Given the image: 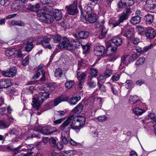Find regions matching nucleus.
Returning a JSON list of instances; mask_svg holds the SVG:
<instances>
[{"mask_svg":"<svg viewBox=\"0 0 156 156\" xmlns=\"http://www.w3.org/2000/svg\"><path fill=\"white\" fill-rule=\"evenodd\" d=\"M85 120V118L83 116L74 117L73 115H71L62 124L60 127L61 129L62 132H67L68 135L70 130V127L68 126L70 123H72L71 126L72 129H80L84 125Z\"/></svg>","mask_w":156,"mask_h":156,"instance_id":"obj_1","label":"nucleus"},{"mask_svg":"<svg viewBox=\"0 0 156 156\" xmlns=\"http://www.w3.org/2000/svg\"><path fill=\"white\" fill-rule=\"evenodd\" d=\"M131 13L130 8H126L123 11L122 13L119 16L118 20H115L114 18L111 19L109 21V25L112 27H115L121 23L124 20L127 19L128 16Z\"/></svg>","mask_w":156,"mask_h":156,"instance_id":"obj_2","label":"nucleus"},{"mask_svg":"<svg viewBox=\"0 0 156 156\" xmlns=\"http://www.w3.org/2000/svg\"><path fill=\"white\" fill-rule=\"evenodd\" d=\"M41 14L40 18V20L48 24L51 23L53 22L54 19L52 16L45 13L44 11L41 12Z\"/></svg>","mask_w":156,"mask_h":156,"instance_id":"obj_3","label":"nucleus"},{"mask_svg":"<svg viewBox=\"0 0 156 156\" xmlns=\"http://www.w3.org/2000/svg\"><path fill=\"white\" fill-rule=\"evenodd\" d=\"M55 130V128L53 127L46 126L42 128H39L38 131L44 135H49L53 133Z\"/></svg>","mask_w":156,"mask_h":156,"instance_id":"obj_4","label":"nucleus"},{"mask_svg":"<svg viewBox=\"0 0 156 156\" xmlns=\"http://www.w3.org/2000/svg\"><path fill=\"white\" fill-rule=\"evenodd\" d=\"M71 41H70L68 38L64 37L61 40L58 45V47L60 49L66 48L69 50V47L71 45Z\"/></svg>","mask_w":156,"mask_h":156,"instance_id":"obj_5","label":"nucleus"},{"mask_svg":"<svg viewBox=\"0 0 156 156\" xmlns=\"http://www.w3.org/2000/svg\"><path fill=\"white\" fill-rule=\"evenodd\" d=\"M131 58H130V56L128 55H125L121 58V63L119 66V69L122 70L125 67V66H126L132 62Z\"/></svg>","mask_w":156,"mask_h":156,"instance_id":"obj_6","label":"nucleus"},{"mask_svg":"<svg viewBox=\"0 0 156 156\" xmlns=\"http://www.w3.org/2000/svg\"><path fill=\"white\" fill-rule=\"evenodd\" d=\"M149 118L153 121L150 122L151 123H154V122H155V124L153 125V126L154 127V131L155 135L156 136V116L153 113L149 114L148 115V117L147 118L146 117L144 120H143V122L144 123L149 122L148 120H149Z\"/></svg>","mask_w":156,"mask_h":156,"instance_id":"obj_7","label":"nucleus"},{"mask_svg":"<svg viewBox=\"0 0 156 156\" xmlns=\"http://www.w3.org/2000/svg\"><path fill=\"white\" fill-rule=\"evenodd\" d=\"M17 72L16 68L13 67L12 68L2 72L3 76L7 77H13L16 75Z\"/></svg>","mask_w":156,"mask_h":156,"instance_id":"obj_8","label":"nucleus"},{"mask_svg":"<svg viewBox=\"0 0 156 156\" xmlns=\"http://www.w3.org/2000/svg\"><path fill=\"white\" fill-rule=\"evenodd\" d=\"M40 42L38 44H42L44 47L47 48L49 49H51L52 47L51 45L49 44V42L50 40V38L46 37L43 38V39H41V38H39Z\"/></svg>","mask_w":156,"mask_h":156,"instance_id":"obj_9","label":"nucleus"},{"mask_svg":"<svg viewBox=\"0 0 156 156\" xmlns=\"http://www.w3.org/2000/svg\"><path fill=\"white\" fill-rule=\"evenodd\" d=\"M12 83L9 79H3L0 81V88H7L12 86Z\"/></svg>","mask_w":156,"mask_h":156,"instance_id":"obj_10","label":"nucleus"},{"mask_svg":"<svg viewBox=\"0 0 156 156\" xmlns=\"http://www.w3.org/2000/svg\"><path fill=\"white\" fill-rule=\"evenodd\" d=\"M49 96V94L48 92H45L44 90H42L39 93L37 98L39 101L42 102L48 98Z\"/></svg>","mask_w":156,"mask_h":156,"instance_id":"obj_11","label":"nucleus"},{"mask_svg":"<svg viewBox=\"0 0 156 156\" xmlns=\"http://www.w3.org/2000/svg\"><path fill=\"white\" fill-rule=\"evenodd\" d=\"M145 34L147 37L150 39L154 38L156 35V33L154 29L152 28H149L146 30Z\"/></svg>","mask_w":156,"mask_h":156,"instance_id":"obj_12","label":"nucleus"},{"mask_svg":"<svg viewBox=\"0 0 156 156\" xmlns=\"http://www.w3.org/2000/svg\"><path fill=\"white\" fill-rule=\"evenodd\" d=\"M37 95H34L32 98V105L33 108L37 110H38L41 106L40 102L42 101H40L38 100L37 98Z\"/></svg>","mask_w":156,"mask_h":156,"instance_id":"obj_13","label":"nucleus"},{"mask_svg":"<svg viewBox=\"0 0 156 156\" xmlns=\"http://www.w3.org/2000/svg\"><path fill=\"white\" fill-rule=\"evenodd\" d=\"M105 50V48L103 46H97L94 48V53L96 56H100L103 54Z\"/></svg>","mask_w":156,"mask_h":156,"instance_id":"obj_14","label":"nucleus"},{"mask_svg":"<svg viewBox=\"0 0 156 156\" xmlns=\"http://www.w3.org/2000/svg\"><path fill=\"white\" fill-rule=\"evenodd\" d=\"M77 9L76 5L73 4L67 8V12L69 14L73 15L77 13Z\"/></svg>","mask_w":156,"mask_h":156,"instance_id":"obj_15","label":"nucleus"},{"mask_svg":"<svg viewBox=\"0 0 156 156\" xmlns=\"http://www.w3.org/2000/svg\"><path fill=\"white\" fill-rule=\"evenodd\" d=\"M146 4V7L150 10L153 9L156 7L155 0H147Z\"/></svg>","mask_w":156,"mask_h":156,"instance_id":"obj_16","label":"nucleus"},{"mask_svg":"<svg viewBox=\"0 0 156 156\" xmlns=\"http://www.w3.org/2000/svg\"><path fill=\"white\" fill-rule=\"evenodd\" d=\"M40 5L37 3L35 5H32L31 4L27 5L25 7L26 8L29 10H31L34 12H37L38 10V9L40 7Z\"/></svg>","mask_w":156,"mask_h":156,"instance_id":"obj_17","label":"nucleus"},{"mask_svg":"<svg viewBox=\"0 0 156 156\" xmlns=\"http://www.w3.org/2000/svg\"><path fill=\"white\" fill-rule=\"evenodd\" d=\"M80 43L78 39L73 40L71 41V45L69 47V50L72 51L78 48L80 45Z\"/></svg>","mask_w":156,"mask_h":156,"instance_id":"obj_18","label":"nucleus"},{"mask_svg":"<svg viewBox=\"0 0 156 156\" xmlns=\"http://www.w3.org/2000/svg\"><path fill=\"white\" fill-rule=\"evenodd\" d=\"M34 40L32 38L29 39L27 41V45L25 47V50L27 51H30L34 47V44H33Z\"/></svg>","mask_w":156,"mask_h":156,"instance_id":"obj_19","label":"nucleus"},{"mask_svg":"<svg viewBox=\"0 0 156 156\" xmlns=\"http://www.w3.org/2000/svg\"><path fill=\"white\" fill-rule=\"evenodd\" d=\"M98 17L96 14L89 13L88 15L87 22L90 23L95 22L97 20Z\"/></svg>","mask_w":156,"mask_h":156,"instance_id":"obj_20","label":"nucleus"},{"mask_svg":"<svg viewBox=\"0 0 156 156\" xmlns=\"http://www.w3.org/2000/svg\"><path fill=\"white\" fill-rule=\"evenodd\" d=\"M69 132H68V134H67V132H62L61 134V138L62 140L65 144H67L68 143L69 140Z\"/></svg>","mask_w":156,"mask_h":156,"instance_id":"obj_21","label":"nucleus"},{"mask_svg":"<svg viewBox=\"0 0 156 156\" xmlns=\"http://www.w3.org/2000/svg\"><path fill=\"white\" fill-rule=\"evenodd\" d=\"M80 99L81 97L80 96L73 97L71 98L68 100V102L70 105H74L76 104Z\"/></svg>","mask_w":156,"mask_h":156,"instance_id":"obj_22","label":"nucleus"},{"mask_svg":"<svg viewBox=\"0 0 156 156\" xmlns=\"http://www.w3.org/2000/svg\"><path fill=\"white\" fill-rule=\"evenodd\" d=\"M53 15L55 19L57 20H60L62 16L61 11L57 9H55L53 11Z\"/></svg>","mask_w":156,"mask_h":156,"instance_id":"obj_23","label":"nucleus"},{"mask_svg":"<svg viewBox=\"0 0 156 156\" xmlns=\"http://www.w3.org/2000/svg\"><path fill=\"white\" fill-rule=\"evenodd\" d=\"M121 34L124 37H126L129 39H130L133 37V35L130 30H128L126 31L122 30Z\"/></svg>","mask_w":156,"mask_h":156,"instance_id":"obj_24","label":"nucleus"},{"mask_svg":"<svg viewBox=\"0 0 156 156\" xmlns=\"http://www.w3.org/2000/svg\"><path fill=\"white\" fill-rule=\"evenodd\" d=\"M117 49L116 46L111 45L110 44H108L107 45L106 50L108 52L109 54H112L115 52Z\"/></svg>","mask_w":156,"mask_h":156,"instance_id":"obj_25","label":"nucleus"},{"mask_svg":"<svg viewBox=\"0 0 156 156\" xmlns=\"http://www.w3.org/2000/svg\"><path fill=\"white\" fill-rule=\"evenodd\" d=\"M93 5L91 3H89L84 8V10L86 13L87 14L91 13L93 10Z\"/></svg>","mask_w":156,"mask_h":156,"instance_id":"obj_26","label":"nucleus"},{"mask_svg":"<svg viewBox=\"0 0 156 156\" xmlns=\"http://www.w3.org/2000/svg\"><path fill=\"white\" fill-rule=\"evenodd\" d=\"M139 97L136 95L130 96L129 99V103L132 105H133L134 104L139 101Z\"/></svg>","mask_w":156,"mask_h":156,"instance_id":"obj_27","label":"nucleus"},{"mask_svg":"<svg viewBox=\"0 0 156 156\" xmlns=\"http://www.w3.org/2000/svg\"><path fill=\"white\" fill-rule=\"evenodd\" d=\"M98 109V108L96 107V105L94 104H92L90 105L87 108V110L88 111L90 114V115H92V113L93 112H94V114L97 110Z\"/></svg>","mask_w":156,"mask_h":156,"instance_id":"obj_28","label":"nucleus"},{"mask_svg":"<svg viewBox=\"0 0 156 156\" xmlns=\"http://www.w3.org/2000/svg\"><path fill=\"white\" fill-rule=\"evenodd\" d=\"M112 41L113 43L117 46H120L122 44V39L117 37L113 38L112 39Z\"/></svg>","mask_w":156,"mask_h":156,"instance_id":"obj_29","label":"nucleus"},{"mask_svg":"<svg viewBox=\"0 0 156 156\" xmlns=\"http://www.w3.org/2000/svg\"><path fill=\"white\" fill-rule=\"evenodd\" d=\"M86 76V75L84 73L81 72H79L77 73V78L80 81L79 83V86L80 87L82 86V81H81L83 80H84Z\"/></svg>","mask_w":156,"mask_h":156,"instance_id":"obj_30","label":"nucleus"},{"mask_svg":"<svg viewBox=\"0 0 156 156\" xmlns=\"http://www.w3.org/2000/svg\"><path fill=\"white\" fill-rule=\"evenodd\" d=\"M89 35V33L88 32L82 31L78 34V37L80 39H85L88 37Z\"/></svg>","mask_w":156,"mask_h":156,"instance_id":"obj_31","label":"nucleus"},{"mask_svg":"<svg viewBox=\"0 0 156 156\" xmlns=\"http://www.w3.org/2000/svg\"><path fill=\"white\" fill-rule=\"evenodd\" d=\"M83 109V105L80 103L73 109V112L74 113L78 114L81 112Z\"/></svg>","mask_w":156,"mask_h":156,"instance_id":"obj_32","label":"nucleus"},{"mask_svg":"<svg viewBox=\"0 0 156 156\" xmlns=\"http://www.w3.org/2000/svg\"><path fill=\"white\" fill-rule=\"evenodd\" d=\"M121 4L123 5L129 6L134 3L133 0H120Z\"/></svg>","mask_w":156,"mask_h":156,"instance_id":"obj_33","label":"nucleus"},{"mask_svg":"<svg viewBox=\"0 0 156 156\" xmlns=\"http://www.w3.org/2000/svg\"><path fill=\"white\" fill-rule=\"evenodd\" d=\"M16 49L15 48H9L7 49L5 51L6 55L8 56H14L15 57Z\"/></svg>","mask_w":156,"mask_h":156,"instance_id":"obj_34","label":"nucleus"},{"mask_svg":"<svg viewBox=\"0 0 156 156\" xmlns=\"http://www.w3.org/2000/svg\"><path fill=\"white\" fill-rule=\"evenodd\" d=\"M141 20V18L138 16H134L130 20L131 23L133 24H136L139 23Z\"/></svg>","mask_w":156,"mask_h":156,"instance_id":"obj_35","label":"nucleus"},{"mask_svg":"<svg viewBox=\"0 0 156 156\" xmlns=\"http://www.w3.org/2000/svg\"><path fill=\"white\" fill-rule=\"evenodd\" d=\"M133 112L137 115H141L143 113L145 112V111L138 108H135L133 109Z\"/></svg>","mask_w":156,"mask_h":156,"instance_id":"obj_36","label":"nucleus"},{"mask_svg":"<svg viewBox=\"0 0 156 156\" xmlns=\"http://www.w3.org/2000/svg\"><path fill=\"white\" fill-rule=\"evenodd\" d=\"M145 19L147 23H151L153 20V17L151 14H148L145 16Z\"/></svg>","mask_w":156,"mask_h":156,"instance_id":"obj_37","label":"nucleus"},{"mask_svg":"<svg viewBox=\"0 0 156 156\" xmlns=\"http://www.w3.org/2000/svg\"><path fill=\"white\" fill-rule=\"evenodd\" d=\"M75 83L73 80H70L66 81L65 83L66 87L68 89H70L74 85Z\"/></svg>","mask_w":156,"mask_h":156,"instance_id":"obj_38","label":"nucleus"},{"mask_svg":"<svg viewBox=\"0 0 156 156\" xmlns=\"http://www.w3.org/2000/svg\"><path fill=\"white\" fill-rule=\"evenodd\" d=\"M10 126L9 123H6L3 120L0 122V129H5L8 128Z\"/></svg>","mask_w":156,"mask_h":156,"instance_id":"obj_39","label":"nucleus"},{"mask_svg":"<svg viewBox=\"0 0 156 156\" xmlns=\"http://www.w3.org/2000/svg\"><path fill=\"white\" fill-rule=\"evenodd\" d=\"M136 31L138 34L142 35L144 34L145 30L143 27L140 26H138L136 27Z\"/></svg>","mask_w":156,"mask_h":156,"instance_id":"obj_40","label":"nucleus"},{"mask_svg":"<svg viewBox=\"0 0 156 156\" xmlns=\"http://www.w3.org/2000/svg\"><path fill=\"white\" fill-rule=\"evenodd\" d=\"M145 58L144 57H141L136 61V65L139 66L143 64L145 61Z\"/></svg>","mask_w":156,"mask_h":156,"instance_id":"obj_41","label":"nucleus"},{"mask_svg":"<svg viewBox=\"0 0 156 156\" xmlns=\"http://www.w3.org/2000/svg\"><path fill=\"white\" fill-rule=\"evenodd\" d=\"M62 71L61 69L58 68L55 72V76L56 77H61L62 75Z\"/></svg>","mask_w":156,"mask_h":156,"instance_id":"obj_42","label":"nucleus"},{"mask_svg":"<svg viewBox=\"0 0 156 156\" xmlns=\"http://www.w3.org/2000/svg\"><path fill=\"white\" fill-rule=\"evenodd\" d=\"M22 48H20L18 50L16 49L15 57L17 58H21L22 57L23 54L21 52Z\"/></svg>","mask_w":156,"mask_h":156,"instance_id":"obj_43","label":"nucleus"},{"mask_svg":"<svg viewBox=\"0 0 156 156\" xmlns=\"http://www.w3.org/2000/svg\"><path fill=\"white\" fill-rule=\"evenodd\" d=\"M52 37L54 42L56 43L61 39V37L58 34H55L52 36Z\"/></svg>","mask_w":156,"mask_h":156,"instance_id":"obj_44","label":"nucleus"},{"mask_svg":"<svg viewBox=\"0 0 156 156\" xmlns=\"http://www.w3.org/2000/svg\"><path fill=\"white\" fill-rule=\"evenodd\" d=\"M63 152L66 154L69 155L70 156L75 155L77 154V152L75 150H70L68 151H65Z\"/></svg>","mask_w":156,"mask_h":156,"instance_id":"obj_45","label":"nucleus"},{"mask_svg":"<svg viewBox=\"0 0 156 156\" xmlns=\"http://www.w3.org/2000/svg\"><path fill=\"white\" fill-rule=\"evenodd\" d=\"M7 119L8 121V122L10 124L11 123L14 122L16 121L15 119H14L12 115H7Z\"/></svg>","mask_w":156,"mask_h":156,"instance_id":"obj_46","label":"nucleus"},{"mask_svg":"<svg viewBox=\"0 0 156 156\" xmlns=\"http://www.w3.org/2000/svg\"><path fill=\"white\" fill-rule=\"evenodd\" d=\"M98 70L96 68H94L92 67L90 69V73L92 76H96L97 75Z\"/></svg>","mask_w":156,"mask_h":156,"instance_id":"obj_47","label":"nucleus"},{"mask_svg":"<svg viewBox=\"0 0 156 156\" xmlns=\"http://www.w3.org/2000/svg\"><path fill=\"white\" fill-rule=\"evenodd\" d=\"M112 74V71L111 69H107L104 73V75L106 78L108 77Z\"/></svg>","mask_w":156,"mask_h":156,"instance_id":"obj_48","label":"nucleus"},{"mask_svg":"<svg viewBox=\"0 0 156 156\" xmlns=\"http://www.w3.org/2000/svg\"><path fill=\"white\" fill-rule=\"evenodd\" d=\"M43 69H37L36 74L34 76V79H36L38 78L41 74H43Z\"/></svg>","mask_w":156,"mask_h":156,"instance_id":"obj_49","label":"nucleus"},{"mask_svg":"<svg viewBox=\"0 0 156 156\" xmlns=\"http://www.w3.org/2000/svg\"><path fill=\"white\" fill-rule=\"evenodd\" d=\"M119 75L118 74H115L112 76L110 80V81L112 82L117 81L119 80Z\"/></svg>","mask_w":156,"mask_h":156,"instance_id":"obj_50","label":"nucleus"},{"mask_svg":"<svg viewBox=\"0 0 156 156\" xmlns=\"http://www.w3.org/2000/svg\"><path fill=\"white\" fill-rule=\"evenodd\" d=\"M58 139L56 137H51L49 139V142L51 144H52L53 146H55Z\"/></svg>","mask_w":156,"mask_h":156,"instance_id":"obj_51","label":"nucleus"},{"mask_svg":"<svg viewBox=\"0 0 156 156\" xmlns=\"http://www.w3.org/2000/svg\"><path fill=\"white\" fill-rule=\"evenodd\" d=\"M111 85V88L112 93L115 95H117L118 94L117 91L115 89V86L113 85L110 83H108Z\"/></svg>","mask_w":156,"mask_h":156,"instance_id":"obj_52","label":"nucleus"},{"mask_svg":"<svg viewBox=\"0 0 156 156\" xmlns=\"http://www.w3.org/2000/svg\"><path fill=\"white\" fill-rule=\"evenodd\" d=\"M11 24L13 26H24V23H23L20 22L18 23L17 21L15 20H13L11 22Z\"/></svg>","mask_w":156,"mask_h":156,"instance_id":"obj_53","label":"nucleus"},{"mask_svg":"<svg viewBox=\"0 0 156 156\" xmlns=\"http://www.w3.org/2000/svg\"><path fill=\"white\" fill-rule=\"evenodd\" d=\"M82 47L83 50V52L86 53L88 52L90 49V45L86 44V45H82Z\"/></svg>","mask_w":156,"mask_h":156,"instance_id":"obj_54","label":"nucleus"},{"mask_svg":"<svg viewBox=\"0 0 156 156\" xmlns=\"http://www.w3.org/2000/svg\"><path fill=\"white\" fill-rule=\"evenodd\" d=\"M107 117L105 115L100 116L97 117V119L101 122H102L104 121L107 120Z\"/></svg>","mask_w":156,"mask_h":156,"instance_id":"obj_55","label":"nucleus"},{"mask_svg":"<svg viewBox=\"0 0 156 156\" xmlns=\"http://www.w3.org/2000/svg\"><path fill=\"white\" fill-rule=\"evenodd\" d=\"M61 102L67 101H68V97L66 95H62L59 97Z\"/></svg>","mask_w":156,"mask_h":156,"instance_id":"obj_56","label":"nucleus"},{"mask_svg":"<svg viewBox=\"0 0 156 156\" xmlns=\"http://www.w3.org/2000/svg\"><path fill=\"white\" fill-rule=\"evenodd\" d=\"M29 63V58L28 56H26L23 60L22 64L23 66H26Z\"/></svg>","mask_w":156,"mask_h":156,"instance_id":"obj_57","label":"nucleus"},{"mask_svg":"<svg viewBox=\"0 0 156 156\" xmlns=\"http://www.w3.org/2000/svg\"><path fill=\"white\" fill-rule=\"evenodd\" d=\"M80 18L81 20L85 23H87V18H86L85 16H84L83 14V12H81V14L80 16Z\"/></svg>","mask_w":156,"mask_h":156,"instance_id":"obj_58","label":"nucleus"},{"mask_svg":"<svg viewBox=\"0 0 156 156\" xmlns=\"http://www.w3.org/2000/svg\"><path fill=\"white\" fill-rule=\"evenodd\" d=\"M60 100L59 97L55 99L53 102V105L54 106L57 105L60 103L61 102Z\"/></svg>","mask_w":156,"mask_h":156,"instance_id":"obj_59","label":"nucleus"},{"mask_svg":"<svg viewBox=\"0 0 156 156\" xmlns=\"http://www.w3.org/2000/svg\"><path fill=\"white\" fill-rule=\"evenodd\" d=\"M98 85L99 89L105 92L106 90V89L105 87L103 85L100 84L99 82H98Z\"/></svg>","mask_w":156,"mask_h":156,"instance_id":"obj_60","label":"nucleus"},{"mask_svg":"<svg viewBox=\"0 0 156 156\" xmlns=\"http://www.w3.org/2000/svg\"><path fill=\"white\" fill-rule=\"evenodd\" d=\"M64 120V119L63 118L56 120L54 121V125L55 126L61 123Z\"/></svg>","mask_w":156,"mask_h":156,"instance_id":"obj_61","label":"nucleus"},{"mask_svg":"<svg viewBox=\"0 0 156 156\" xmlns=\"http://www.w3.org/2000/svg\"><path fill=\"white\" fill-rule=\"evenodd\" d=\"M63 145L61 142H58L57 145V149L58 150H61L63 147Z\"/></svg>","mask_w":156,"mask_h":156,"instance_id":"obj_62","label":"nucleus"},{"mask_svg":"<svg viewBox=\"0 0 156 156\" xmlns=\"http://www.w3.org/2000/svg\"><path fill=\"white\" fill-rule=\"evenodd\" d=\"M133 83V82L131 80H128L126 82V84L125 85L126 87L127 88H128L129 87L131 86Z\"/></svg>","mask_w":156,"mask_h":156,"instance_id":"obj_63","label":"nucleus"},{"mask_svg":"<svg viewBox=\"0 0 156 156\" xmlns=\"http://www.w3.org/2000/svg\"><path fill=\"white\" fill-rule=\"evenodd\" d=\"M83 64H84V61L80 59L79 61L78 62V69H79L81 68V67L82 66H83Z\"/></svg>","mask_w":156,"mask_h":156,"instance_id":"obj_64","label":"nucleus"}]
</instances>
